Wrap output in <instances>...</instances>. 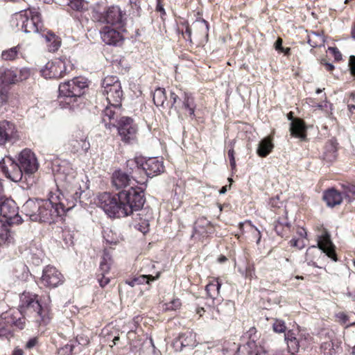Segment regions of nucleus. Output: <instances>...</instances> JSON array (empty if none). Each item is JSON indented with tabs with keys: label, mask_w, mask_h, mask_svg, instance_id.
<instances>
[{
	"label": "nucleus",
	"mask_w": 355,
	"mask_h": 355,
	"mask_svg": "<svg viewBox=\"0 0 355 355\" xmlns=\"http://www.w3.org/2000/svg\"><path fill=\"white\" fill-rule=\"evenodd\" d=\"M68 6L73 10L80 11L83 9V0H68Z\"/></svg>",
	"instance_id": "44"
},
{
	"label": "nucleus",
	"mask_w": 355,
	"mask_h": 355,
	"mask_svg": "<svg viewBox=\"0 0 355 355\" xmlns=\"http://www.w3.org/2000/svg\"><path fill=\"white\" fill-rule=\"evenodd\" d=\"M116 83H121L119 78L116 76H110L105 77L102 83L103 89H106L112 87V85H115Z\"/></svg>",
	"instance_id": "39"
},
{
	"label": "nucleus",
	"mask_w": 355,
	"mask_h": 355,
	"mask_svg": "<svg viewBox=\"0 0 355 355\" xmlns=\"http://www.w3.org/2000/svg\"><path fill=\"white\" fill-rule=\"evenodd\" d=\"M144 0H130V4L131 6V8L132 10V14L134 16H139L141 2Z\"/></svg>",
	"instance_id": "42"
},
{
	"label": "nucleus",
	"mask_w": 355,
	"mask_h": 355,
	"mask_svg": "<svg viewBox=\"0 0 355 355\" xmlns=\"http://www.w3.org/2000/svg\"><path fill=\"white\" fill-rule=\"evenodd\" d=\"M112 263L111 257L106 252H104L103 257L102 258V261L100 263V271L101 273H104L107 275L110 269V266Z\"/></svg>",
	"instance_id": "35"
},
{
	"label": "nucleus",
	"mask_w": 355,
	"mask_h": 355,
	"mask_svg": "<svg viewBox=\"0 0 355 355\" xmlns=\"http://www.w3.org/2000/svg\"><path fill=\"white\" fill-rule=\"evenodd\" d=\"M118 199L122 205L125 217L140 210L145 202L143 190L139 187L123 189L118 193Z\"/></svg>",
	"instance_id": "4"
},
{
	"label": "nucleus",
	"mask_w": 355,
	"mask_h": 355,
	"mask_svg": "<svg viewBox=\"0 0 355 355\" xmlns=\"http://www.w3.org/2000/svg\"><path fill=\"white\" fill-rule=\"evenodd\" d=\"M166 100L165 89L163 88H157L153 93V101L156 106L164 107V103Z\"/></svg>",
	"instance_id": "34"
},
{
	"label": "nucleus",
	"mask_w": 355,
	"mask_h": 355,
	"mask_svg": "<svg viewBox=\"0 0 355 355\" xmlns=\"http://www.w3.org/2000/svg\"><path fill=\"white\" fill-rule=\"evenodd\" d=\"M221 284L218 279H214L211 281L205 288L207 295L213 300V301L218 300L220 295V288Z\"/></svg>",
	"instance_id": "29"
},
{
	"label": "nucleus",
	"mask_w": 355,
	"mask_h": 355,
	"mask_svg": "<svg viewBox=\"0 0 355 355\" xmlns=\"http://www.w3.org/2000/svg\"><path fill=\"white\" fill-rule=\"evenodd\" d=\"M0 214L4 223L9 225H19L22 223V218L19 215L18 207L16 202L8 198L0 201Z\"/></svg>",
	"instance_id": "9"
},
{
	"label": "nucleus",
	"mask_w": 355,
	"mask_h": 355,
	"mask_svg": "<svg viewBox=\"0 0 355 355\" xmlns=\"http://www.w3.org/2000/svg\"><path fill=\"white\" fill-rule=\"evenodd\" d=\"M130 175L122 171H116L112 174V182L116 189H125L130 185Z\"/></svg>",
	"instance_id": "26"
},
{
	"label": "nucleus",
	"mask_w": 355,
	"mask_h": 355,
	"mask_svg": "<svg viewBox=\"0 0 355 355\" xmlns=\"http://www.w3.org/2000/svg\"><path fill=\"white\" fill-rule=\"evenodd\" d=\"M349 66L352 73L355 76V56L354 55L349 58Z\"/></svg>",
	"instance_id": "51"
},
{
	"label": "nucleus",
	"mask_w": 355,
	"mask_h": 355,
	"mask_svg": "<svg viewBox=\"0 0 355 355\" xmlns=\"http://www.w3.org/2000/svg\"><path fill=\"white\" fill-rule=\"evenodd\" d=\"M273 146L271 140L265 138L259 142L257 153L259 157H265L272 151Z\"/></svg>",
	"instance_id": "31"
},
{
	"label": "nucleus",
	"mask_w": 355,
	"mask_h": 355,
	"mask_svg": "<svg viewBox=\"0 0 355 355\" xmlns=\"http://www.w3.org/2000/svg\"><path fill=\"white\" fill-rule=\"evenodd\" d=\"M20 309L21 314L33 313L36 317L43 320V308L38 300V295L30 293H24L20 296Z\"/></svg>",
	"instance_id": "11"
},
{
	"label": "nucleus",
	"mask_w": 355,
	"mask_h": 355,
	"mask_svg": "<svg viewBox=\"0 0 355 355\" xmlns=\"http://www.w3.org/2000/svg\"><path fill=\"white\" fill-rule=\"evenodd\" d=\"M291 246L297 248V249H302L305 246V242L303 239H295L293 238L290 241Z\"/></svg>",
	"instance_id": "47"
},
{
	"label": "nucleus",
	"mask_w": 355,
	"mask_h": 355,
	"mask_svg": "<svg viewBox=\"0 0 355 355\" xmlns=\"http://www.w3.org/2000/svg\"><path fill=\"white\" fill-rule=\"evenodd\" d=\"M274 228L278 235L283 236L284 233L289 229V223L285 220L282 222L277 220L275 223Z\"/></svg>",
	"instance_id": "37"
},
{
	"label": "nucleus",
	"mask_w": 355,
	"mask_h": 355,
	"mask_svg": "<svg viewBox=\"0 0 355 355\" xmlns=\"http://www.w3.org/2000/svg\"><path fill=\"white\" fill-rule=\"evenodd\" d=\"M31 70L24 67L18 69H0V85L6 87L8 85L15 84L28 79Z\"/></svg>",
	"instance_id": "10"
},
{
	"label": "nucleus",
	"mask_w": 355,
	"mask_h": 355,
	"mask_svg": "<svg viewBox=\"0 0 355 355\" xmlns=\"http://www.w3.org/2000/svg\"><path fill=\"white\" fill-rule=\"evenodd\" d=\"M324 66H325L326 69L329 71H331L334 69V66L331 63L326 62V63H324Z\"/></svg>",
	"instance_id": "59"
},
{
	"label": "nucleus",
	"mask_w": 355,
	"mask_h": 355,
	"mask_svg": "<svg viewBox=\"0 0 355 355\" xmlns=\"http://www.w3.org/2000/svg\"><path fill=\"white\" fill-rule=\"evenodd\" d=\"M98 281L100 286L103 288L110 282V278L106 277L104 273H101L98 275Z\"/></svg>",
	"instance_id": "49"
},
{
	"label": "nucleus",
	"mask_w": 355,
	"mask_h": 355,
	"mask_svg": "<svg viewBox=\"0 0 355 355\" xmlns=\"http://www.w3.org/2000/svg\"><path fill=\"white\" fill-rule=\"evenodd\" d=\"M275 48L277 51H284V48L282 46V40L281 38H278L275 43Z\"/></svg>",
	"instance_id": "53"
},
{
	"label": "nucleus",
	"mask_w": 355,
	"mask_h": 355,
	"mask_svg": "<svg viewBox=\"0 0 355 355\" xmlns=\"http://www.w3.org/2000/svg\"><path fill=\"white\" fill-rule=\"evenodd\" d=\"M328 103L327 101H324V103H318L315 105L316 107H318L320 110H327L328 108Z\"/></svg>",
	"instance_id": "55"
},
{
	"label": "nucleus",
	"mask_w": 355,
	"mask_h": 355,
	"mask_svg": "<svg viewBox=\"0 0 355 355\" xmlns=\"http://www.w3.org/2000/svg\"><path fill=\"white\" fill-rule=\"evenodd\" d=\"M0 169L7 178L15 182L21 180L24 175L17 162H15L10 157L1 159Z\"/></svg>",
	"instance_id": "14"
},
{
	"label": "nucleus",
	"mask_w": 355,
	"mask_h": 355,
	"mask_svg": "<svg viewBox=\"0 0 355 355\" xmlns=\"http://www.w3.org/2000/svg\"><path fill=\"white\" fill-rule=\"evenodd\" d=\"M41 284L49 288H56L64 282L62 274L54 266H47L42 271Z\"/></svg>",
	"instance_id": "13"
},
{
	"label": "nucleus",
	"mask_w": 355,
	"mask_h": 355,
	"mask_svg": "<svg viewBox=\"0 0 355 355\" xmlns=\"http://www.w3.org/2000/svg\"><path fill=\"white\" fill-rule=\"evenodd\" d=\"M19 46H14L1 52V58L4 61H14L19 58Z\"/></svg>",
	"instance_id": "32"
},
{
	"label": "nucleus",
	"mask_w": 355,
	"mask_h": 355,
	"mask_svg": "<svg viewBox=\"0 0 355 355\" xmlns=\"http://www.w3.org/2000/svg\"><path fill=\"white\" fill-rule=\"evenodd\" d=\"M103 94L106 96L108 104L110 105H121L123 98V91L121 83H116L106 89L102 90Z\"/></svg>",
	"instance_id": "22"
},
{
	"label": "nucleus",
	"mask_w": 355,
	"mask_h": 355,
	"mask_svg": "<svg viewBox=\"0 0 355 355\" xmlns=\"http://www.w3.org/2000/svg\"><path fill=\"white\" fill-rule=\"evenodd\" d=\"M274 331L277 333H282L284 332L286 327L285 325V322L281 320H275V322L272 325Z\"/></svg>",
	"instance_id": "45"
},
{
	"label": "nucleus",
	"mask_w": 355,
	"mask_h": 355,
	"mask_svg": "<svg viewBox=\"0 0 355 355\" xmlns=\"http://www.w3.org/2000/svg\"><path fill=\"white\" fill-rule=\"evenodd\" d=\"M17 164L24 175L28 176L35 173L39 167V163L35 153L27 148L23 150L19 154Z\"/></svg>",
	"instance_id": "12"
},
{
	"label": "nucleus",
	"mask_w": 355,
	"mask_h": 355,
	"mask_svg": "<svg viewBox=\"0 0 355 355\" xmlns=\"http://www.w3.org/2000/svg\"><path fill=\"white\" fill-rule=\"evenodd\" d=\"M347 107H348V110H349V112H351V113H353L354 111L355 110V105H354V104L349 103Z\"/></svg>",
	"instance_id": "63"
},
{
	"label": "nucleus",
	"mask_w": 355,
	"mask_h": 355,
	"mask_svg": "<svg viewBox=\"0 0 355 355\" xmlns=\"http://www.w3.org/2000/svg\"><path fill=\"white\" fill-rule=\"evenodd\" d=\"M103 42L107 45H120L123 40L121 33L111 26H104L100 31Z\"/></svg>",
	"instance_id": "21"
},
{
	"label": "nucleus",
	"mask_w": 355,
	"mask_h": 355,
	"mask_svg": "<svg viewBox=\"0 0 355 355\" xmlns=\"http://www.w3.org/2000/svg\"><path fill=\"white\" fill-rule=\"evenodd\" d=\"M323 200L326 202L328 207H334L342 202L343 196L337 190L331 189L324 193Z\"/></svg>",
	"instance_id": "27"
},
{
	"label": "nucleus",
	"mask_w": 355,
	"mask_h": 355,
	"mask_svg": "<svg viewBox=\"0 0 355 355\" xmlns=\"http://www.w3.org/2000/svg\"><path fill=\"white\" fill-rule=\"evenodd\" d=\"M12 355H23V351L20 349H15Z\"/></svg>",
	"instance_id": "62"
},
{
	"label": "nucleus",
	"mask_w": 355,
	"mask_h": 355,
	"mask_svg": "<svg viewBox=\"0 0 355 355\" xmlns=\"http://www.w3.org/2000/svg\"><path fill=\"white\" fill-rule=\"evenodd\" d=\"M159 277V272L157 273L155 276L151 275H141L135 277L131 280L126 281V284L133 287L136 285L143 284L144 283L149 284L150 281L157 279Z\"/></svg>",
	"instance_id": "30"
},
{
	"label": "nucleus",
	"mask_w": 355,
	"mask_h": 355,
	"mask_svg": "<svg viewBox=\"0 0 355 355\" xmlns=\"http://www.w3.org/2000/svg\"><path fill=\"white\" fill-rule=\"evenodd\" d=\"M193 26L195 29L200 31L202 35H208V24L205 20L202 19L201 21H196L193 23Z\"/></svg>",
	"instance_id": "41"
},
{
	"label": "nucleus",
	"mask_w": 355,
	"mask_h": 355,
	"mask_svg": "<svg viewBox=\"0 0 355 355\" xmlns=\"http://www.w3.org/2000/svg\"><path fill=\"white\" fill-rule=\"evenodd\" d=\"M103 121L106 128H110L112 123H117L121 116V105L109 104L103 111Z\"/></svg>",
	"instance_id": "20"
},
{
	"label": "nucleus",
	"mask_w": 355,
	"mask_h": 355,
	"mask_svg": "<svg viewBox=\"0 0 355 355\" xmlns=\"http://www.w3.org/2000/svg\"><path fill=\"white\" fill-rule=\"evenodd\" d=\"M165 305H166L165 309L166 310L173 311V310H176L177 309H178L180 306L181 303L178 299H174L169 303L166 304Z\"/></svg>",
	"instance_id": "48"
},
{
	"label": "nucleus",
	"mask_w": 355,
	"mask_h": 355,
	"mask_svg": "<svg viewBox=\"0 0 355 355\" xmlns=\"http://www.w3.org/2000/svg\"><path fill=\"white\" fill-rule=\"evenodd\" d=\"M7 322L14 324L19 329H23L25 327V318L24 317L17 318L16 315H12L10 318L8 320Z\"/></svg>",
	"instance_id": "40"
},
{
	"label": "nucleus",
	"mask_w": 355,
	"mask_h": 355,
	"mask_svg": "<svg viewBox=\"0 0 355 355\" xmlns=\"http://www.w3.org/2000/svg\"><path fill=\"white\" fill-rule=\"evenodd\" d=\"M58 189L46 200H28L23 206L33 221L51 223L73 208L82 193L88 189L87 177L78 173L69 164L60 166L55 175Z\"/></svg>",
	"instance_id": "1"
},
{
	"label": "nucleus",
	"mask_w": 355,
	"mask_h": 355,
	"mask_svg": "<svg viewBox=\"0 0 355 355\" xmlns=\"http://www.w3.org/2000/svg\"><path fill=\"white\" fill-rule=\"evenodd\" d=\"M124 13L117 6H112L101 14L98 21L112 25H121L123 21Z\"/></svg>",
	"instance_id": "18"
},
{
	"label": "nucleus",
	"mask_w": 355,
	"mask_h": 355,
	"mask_svg": "<svg viewBox=\"0 0 355 355\" xmlns=\"http://www.w3.org/2000/svg\"><path fill=\"white\" fill-rule=\"evenodd\" d=\"M347 295L352 297L353 300H355V291L354 292H349Z\"/></svg>",
	"instance_id": "64"
},
{
	"label": "nucleus",
	"mask_w": 355,
	"mask_h": 355,
	"mask_svg": "<svg viewBox=\"0 0 355 355\" xmlns=\"http://www.w3.org/2000/svg\"><path fill=\"white\" fill-rule=\"evenodd\" d=\"M12 21L13 24H15L16 26L19 27L21 29V21L17 20L16 19V13L12 17Z\"/></svg>",
	"instance_id": "57"
},
{
	"label": "nucleus",
	"mask_w": 355,
	"mask_h": 355,
	"mask_svg": "<svg viewBox=\"0 0 355 355\" xmlns=\"http://www.w3.org/2000/svg\"><path fill=\"white\" fill-rule=\"evenodd\" d=\"M16 19L21 21V30L26 33H39L43 27L41 15L35 8L16 13Z\"/></svg>",
	"instance_id": "6"
},
{
	"label": "nucleus",
	"mask_w": 355,
	"mask_h": 355,
	"mask_svg": "<svg viewBox=\"0 0 355 355\" xmlns=\"http://www.w3.org/2000/svg\"><path fill=\"white\" fill-rule=\"evenodd\" d=\"M37 340L36 338L30 339L26 344V347L28 349H31L36 345Z\"/></svg>",
	"instance_id": "52"
},
{
	"label": "nucleus",
	"mask_w": 355,
	"mask_h": 355,
	"mask_svg": "<svg viewBox=\"0 0 355 355\" xmlns=\"http://www.w3.org/2000/svg\"><path fill=\"white\" fill-rule=\"evenodd\" d=\"M345 196L349 201H355V186L348 184L345 187Z\"/></svg>",
	"instance_id": "43"
},
{
	"label": "nucleus",
	"mask_w": 355,
	"mask_h": 355,
	"mask_svg": "<svg viewBox=\"0 0 355 355\" xmlns=\"http://www.w3.org/2000/svg\"><path fill=\"white\" fill-rule=\"evenodd\" d=\"M329 51L334 55L336 60L338 61L342 59V55L337 48L329 47Z\"/></svg>",
	"instance_id": "50"
},
{
	"label": "nucleus",
	"mask_w": 355,
	"mask_h": 355,
	"mask_svg": "<svg viewBox=\"0 0 355 355\" xmlns=\"http://www.w3.org/2000/svg\"><path fill=\"white\" fill-rule=\"evenodd\" d=\"M202 223L203 225H209V222L206 220H204V219H200L199 220L197 221L196 223V228L198 229V227H200V223Z\"/></svg>",
	"instance_id": "58"
},
{
	"label": "nucleus",
	"mask_w": 355,
	"mask_h": 355,
	"mask_svg": "<svg viewBox=\"0 0 355 355\" xmlns=\"http://www.w3.org/2000/svg\"><path fill=\"white\" fill-rule=\"evenodd\" d=\"M173 345L175 351H181L184 347H193L196 345V334L191 331L181 334L174 340Z\"/></svg>",
	"instance_id": "25"
},
{
	"label": "nucleus",
	"mask_w": 355,
	"mask_h": 355,
	"mask_svg": "<svg viewBox=\"0 0 355 355\" xmlns=\"http://www.w3.org/2000/svg\"><path fill=\"white\" fill-rule=\"evenodd\" d=\"M252 229L254 230L253 234H254V236L257 237V243H259L261 239V233L257 228L252 227Z\"/></svg>",
	"instance_id": "56"
},
{
	"label": "nucleus",
	"mask_w": 355,
	"mask_h": 355,
	"mask_svg": "<svg viewBox=\"0 0 355 355\" xmlns=\"http://www.w3.org/2000/svg\"><path fill=\"white\" fill-rule=\"evenodd\" d=\"M45 40L49 43L48 45L49 51L55 52L60 46V40L54 33H48L45 35Z\"/></svg>",
	"instance_id": "33"
},
{
	"label": "nucleus",
	"mask_w": 355,
	"mask_h": 355,
	"mask_svg": "<svg viewBox=\"0 0 355 355\" xmlns=\"http://www.w3.org/2000/svg\"><path fill=\"white\" fill-rule=\"evenodd\" d=\"M205 311V308L204 307H200L198 306L197 309H196V313L198 314H199L200 316H202V314Z\"/></svg>",
	"instance_id": "61"
},
{
	"label": "nucleus",
	"mask_w": 355,
	"mask_h": 355,
	"mask_svg": "<svg viewBox=\"0 0 355 355\" xmlns=\"http://www.w3.org/2000/svg\"><path fill=\"white\" fill-rule=\"evenodd\" d=\"M321 350L323 355H336L337 353L331 341L322 343L321 345Z\"/></svg>",
	"instance_id": "38"
},
{
	"label": "nucleus",
	"mask_w": 355,
	"mask_h": 355,
	"mask_svg": "<svg viewBox=\"0 0 355 355\" xmlns=\"http://www.w3.org/2000/svg\"><path fill=\"white\" fill-rule=\"evenodd\" d=\"M65 62L61 59H55L48 62L42 69V76L46 79H58L62 78L66 74Z\"/></svg>",
	"instance_id": "15"
},
{
	"label": "nucleus",
	"mask_w": 355,
	"mask_h": 355,
	"mask_svg": "<svg viewBox=\"0 0 355 355\" xmlns=\"http://www.w3.org/2000/svg\"><path fill=\"white\" fill-rule=\"evenodd\" d=\"M0 247L4 244H9L13 242V233L8 228L10 226L4 223L3 220H0Z\"/></svg>",
	"instance_id": "28"
},
{
	"label": "nucleus",
	"mask_w": 355,
	"mask_h": 355,
	"mask_svg": "<svg viewBox=\"0 0 355 355\" xmlns=\"http://www.w3.org/2000/svg\"><path fill=\"white\" fill-rule=\"evenodd\" d=\"M15 126L8 121L0 122V145L5 144L15 137Z\"/></svg>",
	"instance_id": "23"
},
{
	"label": "nucleus",
	"mask_w": 355,
	"mask_h": 355,
	"mask_svg": "<svg viewBox=\"0 0 355 355\" xmlns=\"http://www.w3.org/2000/svg\"><path fill=\"white\" fill-rule=\"evenodd\" d=\"M145 210H141V212L137 215L139 216V222L136 224V228L141 232L143 234H146L149 230V220L146 218L142 219L141 216H144Z\"/></svg>",
	"instance_id": "36"
},
{
	"label": "nucleus",
	"mask_w": 355,
	"mask_h": 355,
	"mask_svg": "<svg viewBox=\"0 0 355 355\" xmlns=\"http://www.w3.org/2000/svg\"><path fill=\"white\" fill-rule=\"evenodd\" d=\"M4 322L0 321V337L8 336L10 334V326Z\"/></svg>",
	"instance_id": "46"
},
{
	"label": "nucleus",
	"mask_w": 355,
	"mask_h": 355,
	"mask_svg": "<svg viewBox=\"0 0 355 355\" xmlns=\"http://www.w3.org/2000/svg\"><path fill=\"white\" fill-rule=\"evenodd\" d=\"M87 87L86 80L83 77H76L70 80L62 83L59 85V97L63 98L61 103L64 102L69 107L73 109V103L78 102L84 94V89Z\"/></svg>",
	"instance_id": "3"
},
{
	"label": "nucleus",
	"mask_w": 355,
	"mask_h": 355,
	"mask_svg": "<svg viewBox=\"0 0 355 355\" xmlns=\"http://www.w3.org/2000/svg\"><path fill=\"white\" fill-rule=\"evenodd\" d=\"M285 340L291 354L297 352L300 348L306 349L309 344V336L302 334H297V335H296V334L292 331H288L285 334Z\"/></svg>",
	"instance_id": "16"
},
{
	"label": "nucleus",
	"mask_w": 355,
	"mask_h": 355,
	"mask_svg": "<svg viewBox=\"0 0 355 355\" xmlns=\"http://www.w3.org/2000/svg\"><path fill=\"white\" fill-rule=\"evenodd\" d=\"M69 149L73 153H87L90 148V144L87 137L81 131H77L69 141Z\"/></svg>",
	"instance_id": "19"
},
{
	"label": "nucleus",
	"mask_w": 355,
	"mask_h": 355,
	"mask_svg": "<svg viewBox=\"0 0 355 355\" xmlns=\"http://www.w3.org/2000/svg\"><path fill=\"white\" fill-rule=\"evenodd\" d=\"M112 127L117 128L119 135L123 142L132 144L137 141L138 128L132 118L122 116L117 123H112Z\"/></svg>",
	"instance_id": "8"
},
{
	"label": "nucleus",
	"mask_w": 355,
	"mask_h": 355,
	"mask_svg": "<svg viewBox=\"0 0 355 355\" xmlns=\"http://www.w3.org/2000/svg\"><path fill=\"white\" fill-rule=\"evenodd\" d=\"M170 102L171 103V109L177 112L179 119H183L184 116H188L191 119L195 118L197 105L191 94L181 92V96H180L171 91Z\"/></svg>",
	"instance_id": "5"
},
{
	"label": "nucleus",
	"mask_w": 355,
	"mask_h": 355,
	"mask_svg": "<svg viewBox=\"0 0 355 355\" xmlns=\"http://www.w3.org/2000/svg\"><path fill=\"white\" fill-rule=\"evenodd\" d=\"M318 245L319 250L317 251L322 250L329 257L331 258L334 261H336V254L334 250V245L331 241L330 234L327 230H323L322 234L318 236ZM311 250H316L315 246L309 248L307 251L306 255H308Z\"/></svg>",
	"instance_id": "17"
},
{
	"label": "nucleus",
	"mask_w": 355,
	"mask_h": 355,
	"mask_svg": "<svg viewBox=\"0 0 355 355\" xmlns=\"http://www.w3.org/2000/svg\"><path fill=\"white\" fill-rule=\"evenodd\" d=\"M228 157L230 158V160H232V159H235L234 158V150L233 148H230L228 150Z\"/></svg>",
	"instance_id": "60"
},
{
	"label": "nucleus",
	"mask_w": 355,
	"mask_h": 355,
	"mask_svg": "<svg viewBox=\"0 0 355 355\" xmlns=\"http://www.w3.org/2000/svg\"><path fill=\"white\" fill-rule=\"evenodd\" d=\"M297 234L300 236V239H303L304 240L306 236V231L302 227L297 228Z\"/></svg>",
	"instance_id": "54"
},
{
	"label": "nucleus",
	"mask_w": 355,
	"mask_h": 355,
	"mask_svg": "<svg viewBox=\"0 0 355 355\" xmlns=\"http://www.w3.org/2000/svg\"><path fill=\"white\" fill-rule=\"evenodd\" d=\"M288 119L292 121L290 128L291 135L300 138L302 140L305 139L306 135V127L304 122L299 119H294L292 112L288 114Z\"/></svg>",
	"instance_id": "24"
},
{
	"label": "nucleus",
	"mask_w": 355,
	"mask_h": 355,
	"mask_svg": "<svg viewBox=\"0 0 355 355\" xmlns=\"http://www.w3.org/2000/svg\"><path fill=\"white\" fill-rule=\"evenodd\" d=\"M98 206L110 217H125L122 205L119 201L118 196H112L110 193H103L98 196Z\"/></svg>",
	"instance_id": "7"
},
{
	"label": "nucleus",
	"mask_w": 355,
	"mask_h": 355,
	"mask_svg": "<svg viewBox=\"0 0 355 355\" xmlns=\"http://www.w3.org/2000/svg\"><path fill=\"white\" fill-rule=\"evenodd\" d=\"M127 165L132 170L131 178L140 184L146 182L142 174L148 178H153L164 171L163 160L158 157H149L141 163L136 159H131L127 162Z\"/></svg>",
	"instance_id": "2"
}]
</instances>
